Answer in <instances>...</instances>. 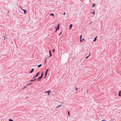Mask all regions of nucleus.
Returning <instances> with one entry per match:
<instances>
[{
  "mask_svg": "<svg viewBox=\"0 0 121 121\" xmlns=\"http://www.w3.org/2000/svg\"><path fill=\"white\" fill-rule=\"evenodd\" d=\"M45 93H48V95H49L50 94V93H51V91H45Z\"/></svg>",
  "mask_w": 121,
  "mask_h": 121,
  "instance_id": "f257e3e1",
  "label": "nucleus"
},
{
  "mask_svg": "<svg viewBox=\"0 0 121 121\" xmlns=\"http://www.w3.org/2000/svg\"><path fill=\"white\" fill-rule=\"evenodd\" d=\"M118 95L120 96H121V90L119 91Z\"/></svg>",
  "mask_w": 121,
  "mask_h": 121,
  "instance_id": "f03ea898",
  "label": "nucleus"
},
{
  "mask_svg": "<svg viewBox=\"0 0 121 121\" xmlns=\"http://www.w3.org/2000/svg\"><path fill=\"white\" fill-rule=\"evenodd\" d=\"M59 24L58 25V27H57V28L56 29V31H55L56 32V31L57 30H58L59 29Z\"/></svg>",
  "mask_w": 121,
  "mask_h": 121,
  "instance_id": "7ed1b4c3",
  "label": "nucleus"
},
{
  "mask_svg": "<svg viewBox=\"0 0 121 121\" xmlns=\"http://www.w3.org/2000/svg\"><path fill=\"white\" fill-rule=\"evenodd\" d=\"M42 77L41 76H40V77H39V78H38L37 79V80L38 81H39L40 80V79L42 78Z\"/></svg>",
  "mask_w": 121,
  "mask_h": 121,
  "instance_id": "20e7f679",
  "label": "nucleus"
},
{
  "mask_svg": "<svg viewBox=\"0 0 121 121\" xmlns=\"http://www.w3.org/2000/svg\"><path fill=\"white\" fill-rule=\"evenodd\" d=\"M21 9H22V10H23V11L24 12V14H25L26 13V11L24 9H22V8H21Z\"/></svg>",
  "mask_w": 121,
  "mask_h": 121,
  "instance_id": "39448f33",
  "label": "nucleus"
},
{
  "mask_svg": "<svg viewBox=\"0 0 121 121\" xmlns=\"http://www.w3.org/2000/svg\"><path fill=\"white\" fill-rule=\"evenodd\" d=\"M39 72L38 73H37V74L35 76H34V77H33V78H34L36 77H37L38 75L39 74Z\"/></svg>",
  "mask_w": 121,
  "mask_h": 121,
  "instance_id": "423d86ee",
  "label": "nucleus"
},
{
  "mask_svg": "<svg viewBox=\"0 0 121 121\" xmlns=\"http://www.w3.org/2000/svg\"><path fill=\"white\" fill-rule=\"evenodd\" d=\"M34 69H32L31 71L30 72V73H32L33 72V71H34Z\"/></svg>",
  "mask_w": 121,
  "mask_h": 121,
  "instance_id": "0eeeda50",
  "label": "nucleus"
},
{
  "mask_svg": "<svg viewBox=\"0 0 121 121\" xmlns=\"http://www.w3.org/2000/svg\"><path fill=\"white\" fill-rule=\"evenodd\" d=\"M92 14H94V15H95V12L93 11L92 13H91Z\"/></svg>",
  "mask_w": 121,
  "mask_h": 121,
  "instance_id": "6e6552de",
  "label": "nucleus"
},
{
  "mask_svg": "<svg viewBox=\"0 0 121 121\" xmlns=\"http://www.w3.org/2000/svg\"><path fill=\"white\" fill-rule=\"evenodd\" d=\"M50 15H51V16H53V17H54V14L53 13H51L50 14Z\"/></svg>",
  "mask_w": 121,
  "mask_h": 121,
  "instance_id": "1a4fd4ad",
  "label": "nucleus"
},
{
  "mask_svg": "<svg viewBox=\"0 0 121 121\" xmlns=\"http://www.w3.org/2000/svg\"><path fill=\"white\" fill-rule=\"evenodd\" d=\"M97 36H96L95 38L94 39V40H93V41H96V38L97 37Z\"/></svg>",
  "mask_w": 121,
  "mask_h": 121,
  "instance_id": "9d476101",
  "label": "nucleus"
},
{
  "mask_svg": "<svg viewBox=\"0 0 121 121\" xmlns=\"http://www.w3.org/2000/svg\"><path fill=\"white\" fill-rule=\"evenodd\" d=\"M36 79H34L33 80H32L30 81V82H32L34 81H35Z\"/></svg>",
  "mask_w": 121,
  "mask_h": 121,
  "instance_id": "9b49d317",
  "label": "nucleus"
},
{
  "mask_svg": "<svg viewBox=\"0 0 121 121\" xmlns=\"http://www.w3.org/2000/svg\"><path fill=\"white\" fill-rule=\"evenodd\" d=\"M43 72H42L41 73V77H42L43 76Z\"/></svg>",
  "mask_w": 121,
  "mask_h": 121,
  "instance_id": "f8f14e48",
  "label": "nucleus"
},
{
  "mask_svg": "<svg viewBox=\"0 0 121 121\" xmlns=\"http://www.w3.org/2000/svg\"><path fill=\"white\" fill-rule=\"evenodd\" d=\"M41 66H42V65L41 64H40L38 65V67H41Z\"/></svg>",
  "mask_w": 121,
  "mask_h": 121,
  "instance_id": "ddd939ff",
  "label": "nucleus"
},
{
  "mask_svg": "<svg viewBox=\"0 0 121 121\" xmlns=\"http://www.w3.org/2000/svg\"><path fill=\"white\" fill-rule=\"evenodd\" d=\"M27 86H25L24 87V88H23V89H25V88H26V87H27Z\"/></svg>",
  "mask_w": 121,
  "mask_h": 121,
  "instance_id": "4468645a",
  "label": "nucleus"
},
{
  "mask_svg": "<svg viewBox=\"0 0 121 121\" xmlns=\"http://www.w3.org/2000/svg\"><path fill=\"white\" fill-rule=\"evenodd\" d=\"M48 69H47L46 70V71L45 73H47L48 71Z\"/></svg>",
  "mask_w": 121,
  "mask_h": 121,
  "instance_id": "2eb2a0df",
  "label": "nucleus"
},
{
  "mask_svg": "<svg viewBox=\"0 0 121 121\" xmlns=\"http://www.w3.org/2000/svg\"><path fill=\"white\" fill-rule=\"evenodd\" d=\"M55 49H53V50H52V51H53V52L54 53L55 52Z\"/></svg>",
  "mask_w": 121,
  "mask_h": 121,
  "instance_id": "dca6fc26",
  "label": "nucleus"
},
{
  "mask_svg": "<svg viewBox=\"0 0 121 121\" xmlns=\"http://www.w3.org/2000/svg\"><path fill=\"white\" fill-rule=\"evenodd\" d=\"M9 120L10 121H13V120L11 119H9Z\"/></svg>",
  "mask_w": 121,
  "mask_h": 121,
  "instance_id": "f3484780",
  "label": "nucleus"
},
{
  "mask_svg": "<svg viewBox=\"0 0 121 121\" xmlns=\"http://www.w3.org/2000/svg\"><path fill=\"white\" fill-rule=\"evenodd\" d=\"M72 24H71L70 25L69 27H72Z\"/></svg>",
  "mask_w": 121,
  "mask_h": 121,
  "instance_id": "a211bd4d",
  "label": "nucleus"
},
{
  "mask_svg": "<svg viewBox=\"0 0 121 121\" xmlns=\"http://www.w3.org/2000/svg\"><path fill=\"white\" fill-rule=\"evenodd\" d=\"M95 5V4H93L92 6V7H94V5Z\"/></svg>",
  "mask_w": 121,
  "mask_h": 121,
  "instance_id": "6ab92c4d",
  "label": "nucleus"
},
{
  "mask_svg": "<svg viewBox=\"0 0 121 121\" xmlns=\"http://www.w3.org/2000/svg\"><path fill=\"white\" fill-rule=\"evenodd\" d=\"M46 59H45L44 60V63L45 64H46Z\"/></svg>",
  "mask_w": 121,
  "mask_h": 121,
  "instance_id": "aec40b11",
  "label": "nucleus"
},
{
  "mask_svg": "<svg viewBox=\"0 0 121 121\" xmlns=\"http://www.w3.org/2000/svg\"><path fill=\"white\" fill-rule=\"evenodd\" d=\"M62 33V32H60V33L59 34V36Z\"/></svg>",
  "mask_w": 121,
  "mask_h": 121,
  "instance_id": "412c9836",
  "label": "nucleus"
},
{
  "mask_svg": "<svg viewBox=\"0 0 121 121\" xmlns=\"http://www.w3.org/2000/svg\"><path fill=\"white\" fill-rule=\"evenodd\" d=\"M47 73H45V76H46V77L47 76Z\"/></svg>",
  "mask_w": 121,
  "mask_h": 121,
  "instance_id": "4be33fe9",
  "label": "nucleus"
},
{
  "mask_svg": "<svg viewBox=\"0 0 121 121\" xmlns=\"http://www.w3.org/2000/svg\"><path fill=\"white\" fill-rule=\"evenodd\" d=\"M50 57H51L52 56L51 54H50Z\"/></svg>",
  "mask_w": 121,
  "mask_h": 121,
  "instance_id": "5701e85b",
  "label": "nucleus"
},
{
  "mask_svg": "<svg viewBox=\"0 0 121 121\" xmlns=\"http://www.w3.org/2000/svg\"><path fill=\"white\" fill-rule=\"evenodd\" d=\"M49 53L50 54H51V52L50 50H49Z\"/></svg>",
  "mask_w": 121,
  "mask_h": 121,
  "instance_id": "b1692460",
  "label": "nucleus"
},
{
  "mask_svg": "<svg viewBox=\"0 0 121 121\" xmlns=\"http://www.w3.org/2000/svg\"><path fill=\"white\" fill-rule=\"evenodd\" d=\"M68 114L69 116V111L68 112Z\"/></svg>",
  "mask_w": 121,
  "mask_h": 121,
  "instance_id": "393cba45",
  "label": "nucleus"
},
{
  "mask_svg": "<svg viewBox=\"0 0 121 121\" xmlns=\"http://www.w3.org/2000/svg\"><path fill=\"white\" fill-rule=\"evenodd\" d=\"M89 56H87L86 57V59H87V58H88Z\"/></svg>",
  "mask_w": 121,
  "mask_h": 121,
  "instance_id": "a878e982",
  "label": "nucleus"
},
{
  "mask_svg": "<svg viewBox=\"0 0 121 121\" xmlns=\"http://www.w3.org/2000/svg\"><path fill=\"white\" fill-rule=\"evenodd\" d=\"M65 13H64L63 14V15H65Z\"/></svg>",
  "mask_w": 121,
  "mask_h": 121,
  "instance_id": "bb28decb",
  "label": "nucleus"
},
{
  "mask_svg": "<svg viewBox=\"0 0 121 121\" xmlns=\"http://www.w3.org/2000/svg\"><path fill=\"white\" fill-rule=\"evenodd\" d=\"M75 89L76 90H78V89L77 88H76Z\"/></svg>",
  "mask_w": 121,
  "mask_h": 121,
  "instance_id": "cd10ccee",
  "label": "nucleus"
},
{
  "mask_svg": "<svg viewBox=\"0 0 121 121\" xmlns=\"http://www.w3.org/2000/svg\"><path fill=\"white\" fill-rule=\"evenodd\" d=\"M80 42H82V40H81V39H80Z\"/></svg>",
  "mask_w": 121,
  "mask_h": 121,
  "instance_id": "c85d7f7f",
  "label": "nucleus"
},
{
  "mask_svg": "<svg viewBox=\"0 0 121 121\" xmlns=\"http://www.w3.org/2000/svg\"><path fill=\"white\" fill-rule=\"evenodd\" d=\"M90 52H89V56H90Z\"/></svg>",
  "mask_w": 121,
  "mask_h": 121,
  "instance_id": "c756f323",
  "label": "nucleus"
},
{
  "mask_svg": "<svg viewBox=\"0 0 121 121\" xmlns=\"http://www.w3.org/2000/svg\"><path fill=\"white\" fill-rule=\"evenodd\" d=\"M80 39H81V35H80Z\"/></svg>",
  "mask_w": 121,
  "mask_h": 121,
  "instance_id": "7c9ffc66",
  "label": "nucleus"
},
{
  "mask_svg": "<svg viewBox=\"0 0 121 121\" xmlns=\"http://www.w3.org/2000/svg\"><path fill=\"white\" fill-rule=\"evenodd\" d=\"M60 105L59 106H58L57 107H60Z\"/></svg>",
  "mask_w": 121,
  "mask_h": 121,
  "instance_id": "2f4dec72",
  "label": "nucleus"
},
{
  "mask_svg": "<svg viewBox=\"0 0 121 121\" xmlns=\"http://www.w3.org/2000/svg\"><path fill=\"white\" fill-rule=\"evenodd\" d=\"M21 8H22V7L20 5L19 6Z\"/></svg>",
  "mask_w": 121,
  "mask_h": 121,
  "instance_id": "473e14b6",
  "label": "nucleus"
},
{
  "mask_svg": "<svg viewBox=\"0 0 121 121\" xmlns=\"http://www.w3.org/2000/svg\"><path fill=\"white\" fill-rule=\"evenodd\" d=\"M48 57H47L45 59H46V60L48 58Z\"/></svg>",
  "mask_w": 121,
  "mask_h": 121,
  "instance_id": "72a5a7b5",
  "label": "nucleus"
},
{
  "mask_svg": "<svg viewBox=\"0 0 121 121\" xmlns=\"http://www.w3.org/2000/svg\"><path fill=\"white\" fill-rule=\"evenodd\" d=\"M46 77V76H45V77L44 78H45Z\"/></svg>",
  "mask_w": 121,
  "mask_h": 121,
  "instance_id": "f704fd0d",
  "label": "nucleus"
},
{
  "mask_svg": "<svg viewBox=\"0 0 121 121\" xmlns=\"http://www.w3.org/2000/svg\"><path fill=\"white\" fill-rule=\"evenodd\" d=\"M105 121V120H102V121Z\"/></svg>",
  "mask_w": 121,
  "mask_h": 121,
  "instance_id": "c9c22d12",
  "label": "nucleus"
},
{
  "mask_svg": "<svg viewBox=\"0 0 121 121\" xmlns=\"http://www.w3.org/2000/svg\"><path fill=\"white\" fill-rule=\"evenodd\" d=\"M82 40H84V39H82Z\"/></svg>",
  "mask_w": 121,
  "mask_h": 121,
  "instance_id": "e433bc0d",
  "label": "nucleus"
},
{
  "mask_svg": "<svg viewBox=\"0 0 121 121\" xmlns=\"http://www.w3.org/2000/svg\"><path fill=\"white\" fill-rule=\"evenodd\" d=\"M32 84V83H30L29 84Z\"/></svg>",
  "mask_w": 121,
  "mask_h": 121,
  "instance_id": "4c0bfd02",
  "label": "nucleus"
},
{
  "mask_svg": "<svg viewBox=\"0 0 121 121\" xmlns=\"http://www.w3.org/2000/svg\"><path fill=\"white\" fill-rule=\"evenodd\" d=\"M69 29H70V28H69Z\"/></svg>",
  "mask_w": 121,
  "mask_h": 121,
  "instance_id": "58836bf2",
  "label": "nucleus"
}]
</instances>
